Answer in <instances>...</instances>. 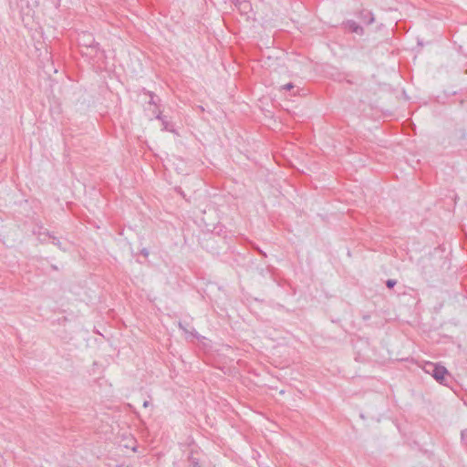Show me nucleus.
Listing matches in <instances>:
<instances>
[{
	"mask_svg": "<svg viewBox=\"0 0 467 467\" xmlns=\"http://www.w3.org/2000/svg\"><path fill=\"white\" fill-rule=\"evenodd\" d=\"M295 88L294 84L290 82V83H287V84H285V85L282 86V87H281V89H284V90H290V89H292V88Z\"/></svg>",
	"mask_w": 467,
	"mask_h": 467,
	"instance_id": "obj_8",
	"label": "nucleus"
},
{
	"mask_svg": "<svg viewBox=\"0 0 467 467\" xmlns=\"http://www.w3.org/2000/svg\"><path fill=\"white\" fill-rule=\"evenodd\" d=\"M47 235H48V237L52 240V244H53L57 245V247H59V248H60L61 250H63V251H66V250H67V247L62 245L61 241H60L57 237H56V236H54V235L49 234V233H47Z\"/></svg>",
	"mask_w": 467,
	"mask_h": 467,
	"instance_id": "obj_5",
	"label": "nucleus"
},
{
	"mask_svg": "<svg viewBox=\"0 0 467 467\" xmlns=\"http://www.w3.org/2000/svg\"><path fill=\"white\" fill-rule=\"evenodd\" d=\"M149 406H150V401L145 400V401L143 402V407H144V408H147V407H149Z\"/></svg>",
	"mask_w": 467,
	"mask_h": 467,
	"instance_id": "obj_13",
	"label": "nucleus"
},
{
	"mask_svg": "<svg viewBox=\"0 0 467 467\" xmlns=\"http://www.w3.org/2000/svg\"><path fill=\"white\" fill-rule=\"evenodd\" d=\"M78 44L82 47H87L88 49H91L97 51L99 43H97L92 36V34L88 32H82L78 35Z\"/></svg>",
	"mask_w": 467,
	"mask_h": 467,
	"instance_id": "obj_2",
	"label": "nucleus"
},
{
	"mask_svg": "<svg viewBox=\"0 0 467 467\" xmlns=\"http://www.w3.org/2000/svg\"><path fill=\"white\" fill-rule=\"evenodd\" d=\"M154 95L152 93H150V103H152V104H155V101H154Z\"/></svg>",
	"mask_w": 467,
	"mask_h": 467,
	"instance_id": "obj_12",
	"label": "nucleus"
},
{
	"mask_svg": "<svg viewBox=\"0 0 467 467\" xmlns=\"http://www.w3.org/2000/svg\"><path fill=\"white\" fill-rule=\"evenodd\" d=\"M188 467H202L199 463V460L193 455L188 457Z\"/></svg>",
	"mask_w": 467,
	"mask_h": 467,
	"instance_id": "obj_6",
	"label": "nucleus"
},
{
	"mask_svg": "<svg viewBox=\"0 0 467 467\" xmlns=\"http://www.w3.org/2000/svg\"><path fill=\"white\" fill-rule=\"evenodd\" d=\"M424 370L431 374L439 383L446 385V376L449 372L445 367L428 362L424 366Z\"/></svg>",
	"mask_w": 467,
	"mask_h": 467,
	"instance_id": "obj_1",
	"label": "nucleus"
},
{
	"mask_svg": "<svg viewBox=\"0 0 467 467\" xmlns=\"http://www.w3.org/2000/svg\"><path fill=\"white\" fill-rule=\"evenodd\" d=\"M157 119H161L163 122L165 130H169L168 123L164 121L163 118L161 115H158Z\"/></svg>",
	"mask_w": 467,
	"mask_h": 467,
	"instance_id": "obj_9",
	"label": "nucleus"
},
{
	"mask_svg": "<svg viewBox=\"0 0 467 467\" xmlns=\"http://www.w3.org/2000/svg\"><path fill=\"white\" fill-rule=\"evenodd\" d=\"M368 16H369L368 24H371V23H373V22H374V17H373V16H372V14H371V13H368Z\"/></svg>",
	"mask_w": 467,
	"mask_h": 467,
	"instance_id": "obj_11",
	"label": "nucleus"
},
{
	"mask_svg": "<svg viewBox=\"0 0 467 467\" xmlns=\"http://www.w3.org/2000/svg\"><path fill=\"white\" fill-rule=\"evenodd\" d=\"M344 27H345V29H347L352 33H356L358 35L363 34V28L353 20H348L347 22H345Z\"/></svg>",
	"mask_w": 467,
	"mask_h": 467,
	"instance_id": "obj_3",
	"label": "nucleus"
},
{
	"mask_svg": "<svg viewBox=\"0 0 467 467\" xmlns=\"http://www.w3.org/2000/svg\"><path fill=\"white\" fill-rule=\"evenodd\" d=\"M396 284H397V282L394 279H388L386 282V285L388 288H393Z\"/></svg>",
	"mask_w": 467,
	"mask_h": 467,
	"instance_id": "obj_7",
	"label": "nucleus"
},
{
	"mask_svg": "<svg viewBox=\"0 0 467 467\" xmlns=\"http://www.w3.org/2000/svg\"><path fill=\"white\" fill-rule=\"evenodd\" d=\"M257 250H258V252H259L261 254H263L264 256H266V254L263 252V250H261V249H259V248H257Z\"/></svg>",
	"mask_w": 467,
	"mask_h": 467,
	"instance_id": "obj_14",
	"label": "nucleus"
},
{
	"mask_svg": "<svg viewBox=\"0 0 467 467\" xmlns=\"http://www.w3.org/2000/svg\"><path fill=\"white\" fill-rule=\"evenodd\" d=\"M179 327L185 333V334H190L191 336L192 337H196V333H194V329L190 327V325L188 323H185V322H179Z\"/></svg>",
	"mask_w": 467,
	"mask_h": 467,
	"instance_id": "obj_4",
	"label": "nucleus"
},
{
	"mask_svg": "<svg viewBox=\"0 0 467 467\" xmlns=\"http://www.w3.org/2000/svg\"><path fill=\"white\" fill-rule=\"evenodd\" d=\"M141 254H143L145 257H147L149 255V251L148 249L146 248H143L141 251H140Z\"/></svg>",
	"mask_w": 467,
	"mask_h": 467,
	"instance_id": "obj_10",
	"label": "nucleus"
}]
</instances>
